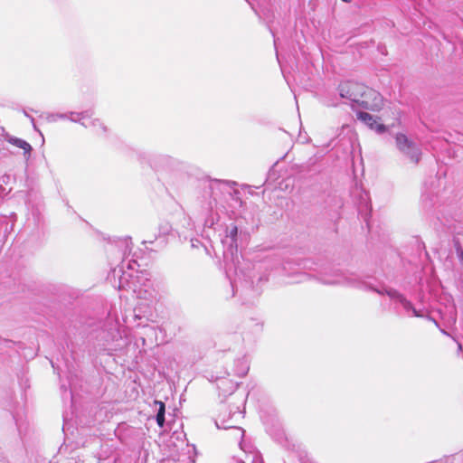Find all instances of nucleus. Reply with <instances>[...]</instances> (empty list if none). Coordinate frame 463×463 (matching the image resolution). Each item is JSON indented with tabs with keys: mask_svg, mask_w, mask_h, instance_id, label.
<instances>
[{
	"mask_svg": "<svg viewBox=\"0 0 463 463\" xmlns=\"http://www.w3.org/2000/svg\"><path fill=\"white\" fill-rule=\"evenodd\" d=\"M364 90L365 85L356 81L347 80L340 83L338 86L340 97L350 102L353 108L358 107Z\"/></svg>",
	"mask_w": 463,
	"mask_h": 463,
	"instance_id": "1",
	"label": "nucleus"
},
{
	"mask_svg": "<svg viewBox=\"0 0 463 463\" xmlns=\"http://www.w3.org/2000/svg\"><path fill=\"white\" fill-rule=\"evenodd\" d=\"M396 147L411 162L418 164L420 160L421 151L419 146L406 135L399 133L395 137Z\"/></svg>",
	"mask_w": 463,
	"mask_h": 463,
	"instance_id": "2",
	"label": "nucleus"
},
{
	"mask_svg": "<svg viewBox=\"0 0 463 463\" xmlns=\"http://www.w3.org/2000/svg\"><path fill=\"white\" fill-rule=\"evenodd\" d=\"M358 107L372 111H380L383 108V98L378 91L365 86Z\"/></svg>",
	"mask_w": 463,
	"mask_h": 463,
	"instance_id": "3",
	"label": "nucleus"
},
{
	"mask_svg": "<svg viewBox=\"0 0 463 463\" xmlns=\"http://www.w3.org/2000/svg\"><path fill=\"white\" fill-rule=\"evenodd\" d=\"M356 116L360 121L364 123L371 129L375 130L377 133L382 134L385 132L386 127L383 124L378 123V118H375L374 116L364 111L357 112Z\"/></svg>",
	"mask_w": 463,
	"mask_h": 463,
	"instance_id": "4",
	"label": "nucleus"
},
{
	"mask_svg": "<svg viewBox=\"0 0 463 463\" xmlns=\"http://www.w3.org/2000/svg\"><path fill=\"white\" fill-rule=\"evenodd\" d=\"M375 291L378 294H383V291L378 289H375ZM384 293L387 294L392 299L399 301L406 310H411L415 317H421V315L419 314L418 311L412 307L411 303L395 289H386Z\"/></svg>",
	"mask_w": 463,
	"mask_h": 463,
	"instance_id": "5",
	"label": "nucleus"
},
{
	"mask_svg": "<svg viewBox=\"0 0 463 463\" xmlns=\"http://www.w3.org/2000/svg\"><path fill=\"white\" fill-rule=\"evenodd\" d=\"M155 404L158 405L159 407L156 414V422L159 427H163L165 423V405L161 401H155Z\"/></svg>",
	"mask_w": 463,
	"mask_h": 463,
	"instance_id": "6",
	"label": "nucleus"
},
{
	"mask_svg": "<svg viewBox=\"0 0 463 463\" xmlns=\"http://www.w3.org/2000/svg\"><path fill=\"white\" fill-rule=\"evenodd\" d=\"M8 141L12 145H14L19 148H22L24 151V153H29L32 150L31 145L23 139L12 137Z\"/></svg>",
	"mask_w": 463,
	"mask_h": 463,
	"instance_id": "7",
	"label": "nucleus"
},
{
	"mask_svg": "<svg viewBox=\"0 0 463 463\" xmlns=\"http://www.w3.org/2000/svg\"><path fill=\"white\" fill-rule=\"evenodd\" d=\"M360 211H361V212H364V210H363V209H360ZM364 211H371V209H370V208H368V206H367V205H365V207H364Z\"/></svg>",
	"mask_w": 463,
	"mask_h": 463,
	"instance_id": "8",
	"label": "nucleus"
},
{
	"mask_svg": "<svg viewBox=\"0 0 463 463\" xmlns=\"http://www.w3.org/2000/svg\"><path fill=\"white\" fill-rule=\"evenodd\" d=\"M460 260L463 261V252L460 254Z\"/></svg>",
	"mask_w": 463,
	"mask_h": 463,
	"instance_id": "9",
	"label": "nucleus"
},
{
	"mask_svg": "<svg viewBox=\"0 0 463 463\" xmlns=\"http://www.w3.org/2000/svg\"><path fill=\"white\" fill-rule=\"evenodd\" d=\"M237 232V228L235 227L234 230H232V232Z\"/></svg>",
	"mask_w": 463,
	"mask_h": 463,
	"instance_id": "10",
	"label": "nucleus"
},
{
	"mask_svg": "<svg viewBox=\"0 0 463 463\" xmlns=\"http://www.w3.org/2000/svg\"><path fill=\"white\" fill-rule=\"evenodd\" d=\"M237 232V228L235 227L234 230H232V232Z\"/></svg>",
	"mask_w": 463,
	"mask_h": 463,
	"instance_id": "11",
	"label": "nucleus"
},
{
	"mask_svg": "<svg viewBox=\"0 0 463 463\" xmlns=\"http://www.w3.org/2000/svg\"><path fill=\"white\" fill-rule=\"evenodd\" d=\"M462 346L460 344H458V349L461 350Z\"/></svg>",
	"mask_w": 463,
	"mask_h": 463,
	"instance_id": "12",
	"label": "nucleus"
},
{
	"mask_svg": "<svg viewBox=\"0 0 463 463\" xmlns=\"http://www.w3.org/2000/svg\"><path fill=\"white\" fill-rule=\"evenodd\" d=\"M441 332L445 335H447V332L445 330H441Z\"/></svg>",
	"mask_w": 463,
	"mask_h": 463,
	"instance_id": "13",
	"label": "nucleus"
}]
</instances>
